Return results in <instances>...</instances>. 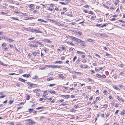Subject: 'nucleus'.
I'll list each match as a JSON object with an SVG mask.
<instances>
[{"instance_id":"1","label":"nucleus","mask_w":125,"mask_h":125,"mask_svg":"<svg viewBox=\"0 0 125 125\" xmlns=\"http://www.w3.org/2000/svg\"><path fill=\"white\" fill-rule=\"evenodd\" d=\"M28 125H34L36 123V122L32 121L31 119H29L27 120Z\"/></svg>"},{"instance_id":"2","label":"nucleus","mask_w":125,"mask_h":125,"mask_svg":"<svg viewBox=\"0 0 125 125\" xmlns=\"http://www.w3.org/2000/svg\"><path fill=\"white\" fill-rule=\"evenodd\" d=\"M48 67H50L51 68H61V66H58L56 65H47Z\"/></svg>"},{"instance_id":"3","label":"nucleus","mask_w":125,"mask_h":125,"mask_svg":"<svg viewBox=\"0 0 125 125\" xmlns=\"http://www.w3.org/2000/svg\"><path fill=\"white\" fill-rule=\"evenodd\" d=\"M73 31L76 34L79 35H81L82 34V32L77 30H73Z\"/></svg>"},{"instance_id":"4","label":"nucleus","mask_w":125,"mask_h":125,"mask_svg":"<svg viewBox=\"0 0 125 125\" xmlns=\"http://www.w3.org/2000/svg\"><path fill=\"white\" fill-rule=\"evenodd\" d=\"M55 24H56L58 26H61L63 27H66V26H65V25L64 24H62L60 23L59 22H58L56 21L55 23Z\"/></svg>"},{"instance_id":"5","label":"nucleus","mask_w":125,"mask_h":125,"mask_svg":"<svg viewBox=\"0 0 125 125\" xmlns=\"http://www.w3.org/2000/svg\"><path fill=\"white\" fill-rule=\"evenodd\" d=\"M27 83L29 85L30 87H34V85H35L36 87H37V85L36 84L32 83L29 82H28Z\"/></svg>"},{"instance_id":"6","label":"nucleus","mask_w":125,"mask_h":125,"mask_svg":"<svg viewBox=\"0 0 125 125\" xmlns=\"http://www.w3.org/2000/svg\"><path fill=\"white\" fill-rule=\"evenodd\" d=\"M33 32H34L36 33H42V32L41 31H40L37 29H34Z\"/></svg>"},{"instance_id":"7","label":"nucleus","mask_w":125,"mask_h":125,"mask_svg":"<svg viewBox=\"0 0 125 125\" xmlns=\"http://www.w3.org/2000/svg\"><path fill=\"white\" fill-rule=\"evenodd\" d=\"M61 96L63 97H65L67 99L69 98L70 96L69 95H62Z\"/></svg>"},{"instance_id":"8","label":"nucleus","mask_w":125,"mask_h":125,"mask_svg":"<svg viewBox=\"0 0 125 125\" xmlns=\"http://www.w3.org/2000/svg\"><path fill=\"white\" fill-rule=\"evenodd\" d=\"M48 92L52 94H56V92L54 91H49Z\"/></svg>"},{"instance_id":"9","label":"nucleus","mask_w":125,"mask_h":125,"mask_svg":"<svg viewBox=\"0 0 125 125\" xmlns=\"http://www.w3.org/2000/svg\"><path fill=\"white\" fill-rule=\"evenodd\" d=\"M24 77H26L27 78L29 77L30 76L29 74H25L22 75Z\"/></svg>"},{"instance_id":"10","label":"nucleus","mask_w":125,"mask_h":125,"mask_svg":"<svg viewBox=\"0 0 125 125\" xmlns=\"http://www.w3.org/2000/svg\"><path fill=\"white\" fill-rule=\"evenodd\" d=\"M66 43L70 45H72L73 46H74V44H73L72 42H71L69 41H67L66 42Z\"/></svg>"},{"instance_id":"11","label":"nucleus","mask_w":125,"mask_h":125,"mask_svg":"<svg viewBox=\"0 0 125 125\" xmlns=\"http://www.w3.org/2000/svg\"><path fill=\"white\" fill-rule=\"evenodd\" d=\"M125 111L124 109H123L122 111H121L120 114L121 115H123L125 114Z\"/></svg>"},{"instance_id":"12","label":"nucleus","mask_w":125,"mask_h":125,"mask_svg":"<svg viewBox=\"0 0 125 125\" xmlns=\"http://www.w3.org/2000/svg\"><path fill=\"white\" fill-rule=\"evenodd\" d=\"M8 41L13 42H14V41L12 39H11L10 38H9L8 39V40L7 41Z\"/></svg>"},{"instance_id":"13","label":"nucleus","mask_w":125,"mask_h":125,"mask_svg":"<svg viewBox=\"0 0 125 125\" xmlns=\"http://www.w3.org/2000/svg\"><path fill=\"white\" fill-rule=\"evenodd\" d=\"M19 80L20 81H21V82H25L26 81L25 80L23 79L22 78H19Z\"/></svg>"},{"instance_id":"14","label":"nucleus","mask_w":125,"mask_h":125,"mask_svg":"<svg viewBox=\"0 0 125 125\" xmlns=\"http://www.w3.org/2000/svg\"><path fill=\"white\" fill-rule=\"evenodd\" d=\"M96 76L99 78H102V76L100 74H96Z\"/></svg>"},{"instance_id":"15","label":"nucleus","mask_w":125,"mask_h":125,"mask_svg":"<svg viewBox=\"0 0 125 125\" xmlns=\"http://www.w3.org/2000/svg\"><path fill=\"white\" fill-rule=\"evenodd\" d=\"M108 24V23H105L103 25H101L100 26V27H103L104 26H107Z\"/></svg>"},{"instance_id":"16","label":"nucleus","mask_w":125,"mask_h":125,"mask_svg":"<svg viewBox=\"0 0 125 125\" xmlns=\"http://www.w3.org/2000/svg\"><path fill=\"white\" fill-rule=\"evenodd\" d=\"M62 63V61H55L54 63L55 64L56 63Z\"/></svg>"},{"instance_id":"17","label":"nucleus","mask_w":125,"mask_h":125,"mask_svg":"<svg viewBox=\"0 0 125 125\" xmlns=\"http://www.w3.org/2000/svg\"><path fill=\"white\" fill-rule=\"evenodd\" d=\"M35 43L39 44L41 46H43L44 45L43 44H42L40 42L38 41H36Z\"/></svg>"},{"instance_id":"18","label":"nucleus","mask_w":125,"mask_h":125,"mask_svg":"<svg viewBox=\"0 0 125 125\" xmlns=\"http://www.w3.org/2000/svg\"><path fill=\"white\" fill-rule=\"evenodd\" d=\"M26 99L27 100H28L30 99V96L29 95H26Z\"/></svg>"},{"instance_id":"19","label":"nucleus","mask_w":125,"mask_h":125,"mask_svg":"<svg viewBox=\"0 0 125 125\" xmlns=\"http://www.w3.org/2000/svg\"><path fill=\"white\" fill-rule=\"evenodd\" d=\"M70 38H71L72 40H74V41H75L76 39V38H75L73 37L72 36H70Z\"/></svg>"},{"instance_id":"20","label":"nucleus","mask_w":125,"mask_h":125,"mask_svg":"<svg viewBox=\"0 0 125 125\" xmlns=\"http://www.w3.org/2000/svg\"><path fill=\"white\" fill-rule=\"evenodd\" d=\"M117 99L119 101H120L121 100L123 102H124V100L122 98H121L120 97H119L118 96L117 97Z\"/></svg>"},{"instance_id":"21","label":"nucleus","mask_w":125,"mask_h":125,"mask_svg":"<svg viewBox=\"0 0 125 125\" xmlns=\"http://www.w3.org/2000/svg\"><path fill=\"white\" fill-rule=\"evenodd\" d=\"M54 79V78L53 77H49L47 79V80L48 81H50L51 80H53Z\"/></svg>"},{"instance_id":"22","label":"nucleus","mask_w":125,"mask_h":125,"mask_svg":"<svg viewBox=\"0 0 125 125\" xmlns=\"http://www.w3.org/2000/svg\"><path fill=\"white\" fill-rule=\"evenodd\" d=\"M81 40L80 39L76 38L75 41L80 43V41H81Z\"/></svg>"},{"instance_id":"23","label":"nucleus","mask_w":125,"mask_h":125,"mask_svg":"<svg viewBox=\"0 0 125 125\" xmlns=\"http://www.w3.org/2000/svg\"><path fill=\"white\" fill-rule=\"evenodd\" d=\"M44 108V107L42 106V107H39L36 108V109L37 110H39L40 109H43Z\"/></svg>"},{"instance_id":"24","label":"nucleus","mask_w":125,"mask_h":125,"mask_svg":"<svg viewBox=\"0 0 125 125\" xmlns=\"http://www.w3.org/2000/svg\"><path fill=\"white\" fill-rule=\"evenodd\" d=\"M10 18H11V19H13V20H18V21L19 20L18 19H17L16 18L11 17Z\"/></svg>"},{"instance_id":"25","label":"nucleus","mask_w":125,"mask_h":125,"mask_svg":"<svg viewBox=\"0 0 125 125\" xmlns=\"http://www.w3.org/2000/svg\"><path fill=\"white\" fill-rule=\"evenodd\" d=\"M77 52L79 54H81L84 53V52H80L79 51H77Z\"/></svg>"},{"instance_id":"26","label":"nucleus","mask_w":125,"mask_h":125,"mask_svg":"<svg viewBox=\"0 0 125 125\" xmlns=\"http://www.w3.org/2000/svg\"><path fill=\"white\" fill-rule=\"evenodd\" d=\"M34 29H30L29 28L28 31H31L32 32H33Z\"/></svg>"},{"instance_id":"27","label":"nucleus","mask_w":125,"mask_h":125,"mask_svg":"<svg viewBox=\"0 0 125 125\" xmlns=\"http://www.w3.org/2000/svg\"><path fill=\"white\" fill-rule=\"evenodd\" d=\"M28 110L30 113H31L33 111V109H28Z\"/></svg>"},{"instance_id":"28","label":"nucleus","mask_w":125,"mask_h":125,"mask_svg":"<svg viewBox=\"0 0 125 125\" xmlns=\"http://www.w3.org/2000/svg\"><path fill=\"white\" fill-rule=\"evenodd\" d=\"M59 77L63 79H65V78L64 77V76L62 75H59Z\"/></svg>"},{"instance_id":"29","label":"nucleus","mask_w":125,"mask_h":125,"mask_svg":"<svg viewBox=\"0 0 125 125\" xmlns=\"http://www.w3.org/2000/svg\"><path fill=\"white\" fill-rule=\"evenodd\" d=\"M34 6V5L33 4H31L30 5H29L28 6V7L30 8H31L32 7Z\"/></svg>"},{"instance_id":"30","label":"nucleus","mask_w":125,"mask_h":125,"mask_svg":"<svg viewBox=\"0 0 125 125\" xmlns=\"http://www.w3.org/2000/svg\"><path fill=\"white\" fill-rule=\"evenodd\" d=\"M114 89L117 90H119V88L118 87H117L116 86H114Z\"/></svg>"},{"instance_id":"31","label":"nucleus","mask_w":125,"mask_h":125,"mask_svg":"<svg viewBox=\"0 0 125 125\" xmlns=\"http://www.w3.org/2000/svg\"><path fill=\"white\" fill-rule=\"evenodd\" d=\"M55 85V84H51L49 85H48V86L50 87H52L54 85Z\"/></svg>"},{"instance_id":"32","label":"nucleus","mask_w":125,"mask_h":125,"mask_svg":"<svg viewBox=\"0 0 125 125\" xmlns=\"http://www.w3.org/2000/svg\"><path fill=\"white\" fill-rule=\"evenodd\" d=\"M108 105L106 104H105L104 105V106L103 107V108H107Z\"/></svg>"},{"instance_id":"33","label":"nucleus","mask_w":125,"mask_h":125,"mask_svg":"<svg viewBox=\"0 0 125 125\" xmlns=\"http://www.w3.org/2000/svg\"><path fill=\"white\" fill-rule=\"evenodd\" d=\"M38 77V76L37 75H36L34 77H33L32 79H35L37 78Z\"/></svg>"},{"instance_id":"34","label":"nucleus","mask_w":125,"mask_h":125,"mask_svg":"<svg viewBox=\"0 0 125 125\" xmlns=\"http://www.w3.org/2000/svg\"><path fill=\"white\" fill-rule=\"evenodd\" d=\"M87 41L89 42H92L93 40H92L91 39H87Z\"/></svg>"},{"instance_id":"35","label":"nucleus","mask_w":125,"mask_h":125,"mask_svg":"<svg viewBox=\"0 0 125 125\" xmlns=\"http://www.w3.org/2000/svg\"><path fill=\"white\" fill-rule=\"evenodd\" d=\"M74 72L75 73H76V74H81V73L80 72H76L75 71H74Z\"/></svg>"},{"instance_id":"36","label":"nucleus","mask_w":125,"mask_h":125,"mask_svg":"<svg viewBox=\"0 0 125 125\" xmlns=\"http://www.w3.org/2000/svg\"><path fill=\"white\" fill-rule=\"evenodd\" d=\"M77 59V57L76 56H75L74 58H73V62H74L75 61V60L76 59Z\"/></svg>"},{"instance_id":"37","label":"nucleus","mask_w":125,"mask_h":125,"mask_svg":"<svg viewBox=\"0 0 125 125\" xmlns=\"http://www.w3.org/2000/svg\"><path fill=\"white\" fill-rule=\"evenodd\" d=\"M49 20H50V21L52 23H55V22L56 21H55L53 20H51V19H49Z\"/></svg>"},{"instance_id":"38","label":"nucleus","mask_w":125,"mask_h":125,"mask_svg":"<svg viewBox=\"0 0 125 125\" xmlns=\"http://www.w3.org/2000/svg\"><path fill=\"white\" fill-rule=\"evenodd\" d=\"M118 21H119V22H121L122 23H125V21H123L122 20H119Z\"/></svg>"},{"instance_id":"39","label":"nucleus","mask_w":125,"mask_h":125,"mask_svg":"<svg viewBox=\"0 0 125 125\" xmlns=\"http://www.w3.org/2000/svg\"><path fill=\"white\" fill-rule=\"evenodd\" d=\"M1 13L3 15H7V13H6L4 12H1Z\"/></svg>"},{"instance_id":"40","label":"nucleus","mask_w":125,"mask_h":125,"mask_svg":"<svg viewBox=\"0 0 125 125\" xmlns=\"http://www.w3.org/2000/svg\"><path fill=\"white\" fill-rule=\"evenodd\" d=\"M80 43H81L83 44H85L84 42L83 41H82L81 40L80 42Z\"/></svg>"},{"instance_id":"41","label":"nucleus","mask_w":125,"mask_h":125,"mask_svg":"<svg viewBox=\"0 0 125 125\" xmlns=\"http://www.w3.org/2000/svg\"><path fill=\"white\" fill-rule=\"evenodd\" d=\"M76 23L75 22H71L70 23V24L73 25H75L76 24Z\"/></svg>"},{"instance_id":"42","label":"nucleus","mask_w":125,"mask_h":125,"mask_svg":"<svg viewBox=\"0 0 125 125\" xmlns=\"http://www.w3.org/2000/svg\"><path fill=\"white\" fill-rule=\"evenodd\" d=\"M6 95H2V96H0V99L4 98L5 97H6Z\"/></svg>"},{"instance_id":"43","label":"nucleus","mask_w":125,"mask_h":125,"mask_svg":"<svg viewBox=\"0 0 125 125\" xmlns=\"http://www.w3.org/2000/svg\"><path fill=\"white\" fill-rule=\"evenodd\" d=\"M24 29L26 31H28V30H29V28H24Z\"/></svg>"},{"instance_id":"44","label":"nucleus","mask_w":125,"mask_h":125,"mask_svg":"<svg viewBox=\"0 0 125 125\" xmlns=\"http://www.w3.org/2000/svg\"><path fill=\"white\" fill-rule=\"evenodd\" d=\"M39 90V89H36L35 90H34V92H35L36 93H37V92H38Z\"/></svg>"},{"instance_id":"45","label":"nucleus","mask_w":125,"mask_h":125,"mask_svg":"<svg viewBox=\"0 0 125 125\" xmlns=\"http://www.w3.org/2000/svg\"><path fill=\"white\" fill-rule=\"evenodd\" d=\"M115 20V18H112L110 20L111 21H113Z\"/></svg>"},{"instance_id":"46","label":"nucleus","mask_w":125,"mask_h":125,"mask_svg":"<svg viewBox=\"0 0 125 125\" xmlns=\"http://www.w3.org/2000/svg\"><path fill=\"white\" fill-rule=\"evenodd\" d=\"M64 51H65L66 50V49L64 47H63L61 48Z\"/></svg>"},{"instance_id":"47","label":"nucleus","mask_w":125,"mask_h":125,"mask_svg":"<svg viewBox=\"0 0 125 125\" xmlns=\"http://www.w3.org/2000/svg\"><path fill=\"white\" fill-rule=\"evenodd\" d=\"M6 43H3L2 45V46L3 47H4L6 46Z\"/></svg>"},{"instance_id":"48","label":"nucleus","mask_w":125,"mask_h":125,"mask_svg":"<svg viewBox=\"0 0 125 125\" xmlns=\"http://www.w3.org/2000/svg\"><path fill=\"white\" fill-rule=\"evenodd\" d=\"M35 38L34 37H32V38H30L28 39V40H33V39H34Z\"/></svg>"},{"instance_id":"49","label":"nucleus","mask_w":125,"mask_h":125,"mask_svg":"<svg viewBox=\"0 0 125 125\" xmlns=\"http://www.w3.org/2000/svg\"><path fill=\"white\" fill-rule=\"evenodd\" d=\"M67 15L68 16H71L72 17V14H67Z\"/></svg>"},{"instance_id":"50","label":"nucleus","mask_w":125,"mask_h":125,"mask_svg":"<svg viewBox=\"0 0 125 125\" xmlns=\"http://www.w3.org/2000/svg\"><path fill=\"white\" fill-rule=\"evenodd\" d=\"M54 9H51L50 8H49L48 9V10L50 11H52Z\"/></svg>"},{"instance_id":"51","label":"nucleus","mask_w":125,"mask_h":125,"mask_svg":"<svg viewBox=\"0 0 125 125\" xmlns=\"http://www.w3.org/2000/svg\"><path fill=\"white\" fill-rule=\"evenodd\" d=\"M102 76V78H105L106 77V76L104 74H103Z\"/></svg>"},{"instance_id":"52","label":"nucleus","mask_w":125,"mask_h":125,"mask_svg":"<svg viewBox=\"0 0 125 125\" xmlns=\"http://www.w3.org/2000/svg\"><path fill=\"white\" fill-rule=\"evenodd\" d=\"M95 73V72L94 70H92L91 71V73L93 74Z\"/></svg>"},{"instance_id":"53","label":"nucleus","mask_w":125,"mask_h":125,"mask_svg":"<svg viewBox=\"0 0 125 125\" xmlns=\"http://www.w3.org/2000/svg\"><path fill=\"white\" fill-rule=\"evenodd\" d=\"M88 80L90 81H91H91H92L93 80H92V79H90V78H88Z\"/></svg>"},{"instance_id":"54","label":"nucleus","mask_w":125,"mask_h":125,"mask_svg":"<svg viewBox=\"0 0 125 125\" xmlns=\"http://www.w3.org/2000/svg\"><path fill=\"white\" fill-rule=\"evenodd\" d=\"M83 11L84 12L86 13H87L88 12V11L87 10L85 9L83 10Z\"/></svg>"},{"instance_id":"55","label":"nucleus","mask_w":125,"mask_h":125,"mask_svg":"<svg viewBox=\"0 0 125 125\" xmlns=\"http://www.w3.org/2000/svg\"><path fill=\"white\" fill-rule=\"evenodd\" d=\"M59 3L62 4H63V5H66V4H65V3H64V2H59Z\"/></svg>"},{"instance_id":"56","label":"nucleus","mask_w":125,"mask_h":125,"mask_svg":"<svg viewBox=\"0 0 125 125\" xmlns=\"http://www.w3.org/2000/svg\"><path fill=\"white\" fill-rule=\"evenodd\" d=\"M88 13L89 14H93V13L91 11H89Z\"/></svg>"},{"instance_id":"57","label":"nucleus","mask_w":125,"mask_h":125,"mask_svg":"<svg viewBox=\"0 0 125 125\" xmlns=\"http://www.w3.org/2000/svg\"><path fill=\"white\" fill-rule=\"evenodd\" d=\"M33 54L34 56H36L37 55V54H36V52H33Z\"/></svg>"},{"instance_id":"58","label":"nucleus","mask_w":125,"mask_h":125,"mask_svg":"<svg viewBox=\"0 0 125 125\" xmlns=\"http://www.w3.org/2000/svg\"><path fill=\"white\" fill-rule=\"evenodd\" d=\"M103 93H104V94H106L107 93V91H106V90H104V91Z\"/></svg>"},{"instance_id":"59","label":"nucleus","mask_w":125,"mask_h":125,"mask_svg":"<svg viewBox=\"0 0 125 125\" xmlns=\"http://www.w3.org/2000/svg\"><path fill=\"white\" fill-rule=\"evenodd\" d=\"M37 10H35L34 11H33V13L34 14L36 13H37Z\"/></svg>"},{"instance_id":"60","label":"nucleus","mask_w":125,"mask_h":125,"mask_svg":"<svg viewBox=\"0 0 125 125\" xmlns=\"http://www.w3.org/2000/svg\"><path fill=\"white\" fill-rule=\"evenodd\" d=\"M61 58L62 60H63L65 59V58L63 56V57H62Z\"/></svg>"},{"instance_id":"61","label":"nucleus","mask_w":125,"mask_h":125,"mask_svg":"<svg viewBox=\"0 0 125 125\" xmlns=\"http://www.w3.org/2000/svg\"><path fill=\"white\" fill-rule=\"evenodd\" d=\"M84 7L85 8H89V6L87 4H86L85 6H84Z\"/></svg>"},{"instance_id":"62","label":"nucleus","mask_w":125,"mask_h":125,"mask_svg":"<svg viewBox=\"0 0 125 125\" xmlns=\"http://www.w3.org/2000/svg\"><path fill=\"white\" fill-rule=\"evenodd\" d=\"M53 74V72H51L49 73V74L50 75H52Z\"/></svg>"},{"instance_id":"63","label":"nucleus","mask_w":125,"mask_h":125,"mask_svg":"<svg viewBox=\"0 0 125 125\" xmlns=\"http://www.w3.org/2000/svg\"><path fill=\"white\" fill-rule=\"evenodd\" d=\"M82 62L84 63H85L86 62V61L85 60H83Z\"/></svg>"},{"instance_id":"64","label":"nucleus","mask_w":125,"mask_h":125,"mask_svg":"<svg viewBox=\"0 0 125 125\" xmlns=\"http://www.w3.org/2000/svg\"><path fill=\"white\" fill-rule=\"evenodd\" d=\"M10 124L11 125H14V123L13 122H11L10 123Z\"/></svg>"}]
</instances>
